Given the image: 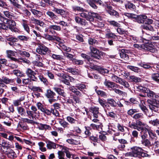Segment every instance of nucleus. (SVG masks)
Wrapping results in <instances>:
<instances>
[{
	"mask_svg": "<svg viewBox=\"0 0 159 159\" xmlns=\"http://www.w3.org/2000/svg\"><path fill=\"white\" fill-rule=\"evenodd\" d=\"M60 49L67 52H70L71 48L69 47H67L63 43H61L60 45Z\"/></svg>",
	"mask_w": 159,
	"mask_h": 159,
	"instance_id": "40",
	"label": "nucleus"
},
{
	"mask_svg": "<svg viewBox=\"0 0 159 159\" xmlns=\"http://www.w3.org/2000/svg\"><path fill=\"white\" fill-rule=\"evenodd\" d=\"M72 8L73 11L74 12H87V11L84 9L82 7H80L74 6L72 7Z\"/></svg>",
	"mask_w": 159,
	"mask_h": 159,
	"instance_id": "30",
	"label": "nucleus"
},
{
	"mask_svg": "<svg viewBox=\"0 0 159 159\" xmlns=\"http://www.w3.org/2000/svg\"><path fill=\"white\" fill-rule=\"evenodd\" d=\"M30 11L36 17L39 18L43 16V12L34 9H31Z\"/></svg>",
	"mask_w": 159,
	"mask_h": 159,
	"instance_id": "24",
	"label": "nucleus"
},
{
	"mask_svg": "<svg viewBox=\"0 0 159 159\" xmlns=\"http://www.w3.org/2000/svg\"><path fill=\"white\" fill-rule=\"evenodd\" d=\"M75 88L77 89L80 90L81 91H83V89H86V86L85 85L81 84H76L75 86Z\"/></svg>",
	"mask_w": 159,
	"mask_h": 159,
	"instance_id": "38",
	"label": "nucleus"
},
{
	"mask_svg": "<svg viewBox=\"0 0 159 159\" xmlns=\"http://www.w3.org/2000/svg\"><path fill=\"white\" fill-rule=\"evenodd\" d=\"M110 77L113 81L118 83L121 79V78L118 77L114 74H111Z\"/></svg>",
	"mask_w": 159,
	"mask_h": 159,
	"instance_id": "47",
	"label": "nucleus"
},
{
	"mask_svg": "<svg viewBox=\"0 0 159 159\" xmlns=\"http://www.w3.org/2000/svg\"><path fill=\"white\" fill-rule=\"evenodd\" d=\"M58 122L64 128H68L69 127V123L63 119H59Z\"/></svg>",
	"mask_w": 159,
	"mask_h": 159,
	"instance_id": "28",
	"label": "nucleus"
},
{
	"mask_svg": "<svg viewBox=\"0 0 159 159\" xmlns=\"http://www.w3.org/2000/svg\"><path fill=\"white\" fill-rule=\"evenodd\" d=\"M50 55L53 59L60 60L63 59V56L61 55H58L55 54H52L50 53Z\"/></svg>",
	"mask_w": 159,
	"mask_h": 159,
	"instance_id": "39",
	"label": "nucleus"
},
{
	"mask_svg": "<svg viewBox=\"0 0 159 159\" xmlns=\"http://www.w3.org/2000/svg\"><path fill=\"white\" fill-rule=\"evenodd\" d=\"M119 83L123 85L126 88H128L129 87V85L128 82L125 81L121 78L119 81Z\"/></svg>",
	"mask_w": 159,
	"mask_h": 159,
	"instance_id": "52",
	"label": "nucleus"
},
{
	"mask_svg": "<svg viewBox=\"0 0 159 159\" xmlns=\"http://www.w3.org/2000/svg\"><path fill=\"white\" fill-rule=\"evenodd\" d=\"M123 15L129 19H135L136 16V15L135 14L127 12L124 13Z\"/></svg>",
	"mask_w": 159,
	"mask_h": 159,
	"instance_id": "48",
	"label": "nucleus"
},
{
	"mask_svg": "<svg viewBox=\"0 0 159 159\" xmlns=\"http://www.w3.org/2000/svg\"><path fill=\"white\" fill-rule=\"evenodd\" d=\"M104 84L107 88L111 89L110 90H113V89H114L115 88H118V87L119 86V85L115 83L110 81L109 80H107V79L105 80L104 82Z\"/></svg>",
	"mask_w": 159,
	"mask_h": 159,
	"instance_id": "10",
	"label": "nucleus"
},
{
	"mask_svg": "<svg viewBox=\"0 0 159 159\" xmlns=\"http://www.w3.org/2000/svg\"><path fill=\"white\" fill-rule=\"evenodd\" d=\"M48 29L49 32L52 34H53V33H55V32L53 31L54 30L60 31L61 30L60 26L56 25H52L49 26Z\"/></svg>",
	"mask_w": 159,
	"mask_h": 159,
	"instance_id": "18",
	"label": "nucleus"
},
{
	"mask_svg": "<svg viewBox=\"0 0 159 159\" xmlns=\"http://www.w3.org/2000/svg\"><path fill=\"white\" fill-rule=\"evenodd\" d=\"M141 28L143 29L146 30H149L150 31H153V28L150 25L145 24L141 26Z\"/></svg>",
	"mask_w": 159,
	"mask_h": 159,
	"instance_id": "34",
	"label": "nucleus"
},
{
	"mask_svg": "<svg viewBox=\"0 0 159 159\" xmlns=\"http://www.w3.org/2000/svg\"><path fill=\"white\" fill-rule=\"evenodd\" d=\"M18 37L20 40L24 41H28L30 39L29 36L24 35H20L18 36Z\"/></svg>",
	"mask_w": 159,
	"mask_h": 159,
	"instance_id": "54",
	"label": "nucleus"
},
{
	"mask_svg": "<svg viewBox=\"0 0 159 159\" xmlns=\"http://www.w3.org/2000/svg\"><path fill=\"white\" fill-rule=\"evenodd\" d=\"M31 109L32 111L30 110H27L26 113L27 114V118H21V120L24 122L29 124H32L34 123V120L36 119L35 116H34V114H36L37 111V107L32 106L31 107Z\"/></svg>",
	"mask_w": 159,
	"mask_h": 159,
	"instance_id": "2",
	"label": "nucleus"
},
{
	"mask_svg": "<svg viewBox=\"0 0 159 159\" xmlns=\"http://www.w3.org/2000/svg\"><path fill=\"white\" fill-rule=\"evenodd\" d=\"M29 88L32 91H36L39 92H43L42 89L39 87H36L35 86H30Z\"/></svg>",
	"mask_w": 159,
	"mask_h": 159,
	"instance_id": "41",
	"label": "nucleus"
},
{
	"mask_svg": "<svg viewBox=\"0 0 159 159\" xmlns=\"http://www.w3.org/2000/svg\"><path fill=\"white\" fill-rule=\"evenodd\" d=\"M3 83H4L6 84L12 83L14 81V79H10L7 78H4L2 79Z\"/></svg>",
	"mask_w": 159,
	"mask_h": 159,
	"instance_id": "55",
	"label": "nucleus"
},
{
	"mask_svg": "<svg viewBox=\"0 0 159 159\" xmlns=\"http://www.w3.org/2000/svg\"><path fill=\"white\" fill-rule=\"evenodd\" d=\"M79 137L78 136H75L74 139H67L66 141L69 143L73 145H78L80 143L79 140Z\"/></svg>",
	"mask_w": 159,
	"mask_h": 159,
	"instance_id": "15",
	"label": "nucleus"
},
{
	"mask_svg": "<svg viewBox=\"0 0 159 159\" xmlns=\"http://www.w3.org/2000/svg\"><path fill=\"white\" fill-rule=\"evenodd\" d=\"M88 43L89 44L93 45L96 44H98V42L94 38H89L88 39Z\"/></svg>",
	"mask_w": 159,
	"mask_h": 159,
	"instance_id": "56",
	"label": "nucleus"
},
{
	"mask_svg": "<svg viewBox=\"0 0 159 159\" xmlns=\"http://www.w3.org/2000/svg\"><path fill=\"white\" fill-rule=\"evenodd\" d=\"M130 149L133 151V157L138 158L141 152H142V151H144L142 148L137 146L132 147Z\"/></svg>",
	"mask_w": 159,
	"mask_h": 159,
	"instance_id": "9",
	"label": "nucleus"
},
{
	"mask_svg": "<svg viewBox=\"0 0 159 159\" xmlns=\"http://www.w3.org/2000/svg\"><path fill=\"white\" fill-rule=\"evenodd\" d=\"M6 19L4 20V21H2L1 22L7 24L8 29L11 31L15 32H17L18 29L15 27L16 25V22L12 20H9L6 18Z\"/></svg>",
	"mask_w": 159,
	"mask_h": 159,
	"instance_id": "6",
	"label": "nucleus"
},
{
	"mask_svg": "<svg viewBox=\"0 0 159 159\" xmlns=\"http://www.w3.org/2000/svg\"><path fill=\"white\" fill-rule=\"evenodd\" d=\"M146 124L143 123L142 121L138 120L136 121V123L130 122L129 124V126L130 128L134 129H136L138 131H141L142 132H147V128L146 127Z\"/></svg>",
	"mask_w": 159,
	"mask_h": 159,
	"instance_id": "4",
	"label": "nucleus"
},
{
	"mask_svg": "<svg viewBox=\"0 0 159 159\" xmlns=\"http://www.w3.org/2000/svg\"><path fill=\"white\" fill-rule=\"evenodd\" d=\"M68 78L69 76L66 75V77H65L61 79H60V81L65 84L69 85L70 84L68 80Z\"/></svg>",
	"mask_w": 159,
	"mask_h": 159,
	"instance_id": "44",
	"label": "nucleus"
},
{
	"mask_svg": "<svg viewBox=\"0 0 159 159\" xmlns=\"http://www.w3.org/2000/svg\"><path fill=\"white\" fill-rule=\"evenodd\" d=\"M152 78L156 81L159 82V79L158 78L159 77V74L157 73H153L152 74Z\"/></svg>",
	"mask_w": 159,
	"mask_h": 159,
	"instance_id": "63",
	"label": "nucleus"
},
{
	"mask_svg": "<svg viewBox=\"0 0 159 159\" xmlns=\"http://www.w3.org/2000/svg\"><path fill=\"white\" fill-rule=\"evenodd\" d=\"M133 46L135 48L143 51H149L152 53L156 52H157V48L152 44H146L142 45L134 44Z\"/></svg>",
	"mask_w": 159,
	"mask_h": 159,
	"instance_id": "3",
	"label": "nucleus"
},
{
	"mask_svg": "<svg viewBox=\"0 0 159 159\" xmlns=\"http://www.w3.org/2000/svg\"><path fill=\"white\" fill-rule=\"evenodd\" d=\"M117 127L118 130L122 132H125L126 129H128V128L127 127L121 125L120 124H117Z\"/></svg>",
	"mask_w": 159,
	"mask_h": 159,
	"instance_id": "51",
	"label": "nucleus"
},
{
	"mask_svg": "<svg viewBox=\"0 0 159 159\" xmlns=\"http://www.w3.org/2000/svg\"><path fill=\"white\" fill-rule=\"evenodd\" d=\"M99 108L97 107H94L90 108V111L92 113L93 117L97 118L98 117V115L99 114Z\"/></svg>",
	"mask_w": 159,
	"mask_h": 159,
	"instance_id": "14",
	"label": "nucleus"
},
{
	"mask_svg": "<svg viewBox=\"0 0 159 159\" xmlns=\"http://www.w3.org/2000/svg\"><path fill=\"white\" fill-rule=\"evenodd\" d=\"M145 93L147 94V95L148 97L151 98H153V97L156 96L155 93L153 92L148 89H147Z\"/></svg>",
	"mask_w": 159,
	"mask_h": 159,
	"instance_id": "36",
	"label": "nucleus"
},
{
	"mask_svg": "<svg viewBox=\"0 0 159 159\" xmlns=\"http://www.w3.org/2000/svg\"><path fill=\"white\" fill-rule=\"evenodd\" d=\"M44 36L46 39L50 41L56 40L59 41L61 40V39L59 37H57L55 36H51L48 34H44Z\"/></svg>",
	"mask_w": 159,
	"mask_h": 159,
	"instance_id": "19",
	"label": "nucleus"
},
{
	"mask_svg": "<svg viewBox=\"0 0 159 159\" xmlns=\"http://www.w3.org/2000/svg\"><path fill=\"white\" fill-rule=\"evenodd\" d=\"M53 11L57 14L60 15L63 17L66 16L68 14L66 10L56 8H54Z\"/></svg>",
	"mask_w": 159,
	"mask_h": 159,
	"instance_id": "17",
	"label": "nucleus"
},
{
	"mask_svg": "<svg viewBox=\"0 0 159 159\" xmlns=\"http://www.w3.org/2000/svg\"><path fill=\"white\" fill-rule=\"evenodd\" d=\"M18 113L22 117L25 116H26V111L24 108L22 107H17L16 108Z\"/></svg>",
	"mask_w": 159,
	"mask_h": 159,
	"instance_id": "25",
	"label": "nucleus"
},
{
	"mask_svg": "<svg viewBox=\"0 0 159 159\" xmlns=\"http://www.w3.org/2000/svg\"><path fill=\"white\" fill-rule=\"evenodd\" d=\"M67 120L70 124H73L75 123L78 121L74 118L70 116H67L66 117Z\"/></svg>",
	"mask_w": 159,
	"mask_h": 159,
	"instance_id": "50",
	"label": "nucleus"
},
{
	"mask_svg": "<svg viewBox=\"0 0 159 159\" xmlns=\"http://www.w3.org/2000/svg\"><path fill=\"white\" fill-rule=\"evenodd\" d=\"M59 159H67L65 158V155L64 153L61 151H59L57 153Z\"/></svg>",
	"mask_w": 159,
	"mask_h": 159,
	"instance_id": "61",
	"label": "nucleus"
},
{
	"mask_svg": "<svg viewBox=\"0 0 159 159\" xmlns=\"http://www.w3.org/2000/svg\"><path fill=\"white\" fill-rule=\"evenodd\" d=\"M45 96L48 98H56V94L54 92L50 89L47 90L45 94Z\"/></svg>",
	"mask_w": 159,
	"mask_h": 159,
	"instance_id": "22",
	"label": "nucleus"
},
{
	"mask_svg": "<svg viewBox=\"0 0 159 159\" xmlns=\"http://www.w3.org/2000/svg\"><path fill=\"white\" fill-rule=\"evenodd\" d=\"M13 74L17 76L22 77L23 76V73L19 70H14L13 71Z\"/></svg>",
	"mask_w": 159,
	"mask_h": 159,
	"instance_id": "57",
	"label": "nucleus"
},
{
	"mask_svg": "<svg viewBox=\"0 0 159 159\" xmlns=\"http://www.w3.org/2000/svg\"><path fill=\"white\" fill-rule=\"evenodd\" d=\"M75 20L76 23L82 26H86L87 24V22L85 20L80 18L78 16L75 17Z\"/></svg>",
	"mask_w": 159,
	"mask_h": 159,
	"instance_id": "16",
	"label": "nucleus"
},
{
	"mask_svg": "<svg viewBox=\"0 0 159 159\" xmlns=\"http://www.w3.org/2000/svg\"><path fill=\"white\" fill-rule=\"evenodd\" d=\"M28 23V21L25 19H22L21 21V24L24 30L26 31L29 34L30 29Z\"/></svg>",
	"mask_w": 159,
	"mask_h": 159,
	"instance_id": "20",
	"label": "nucleus"
},
{
	"mask_svg": "<svg viewBox=\"0 0 159 159\" xmlns=\"http://www.w3.org/2000/svg\"><path fill=\"white\" fill-rule=\"evenodd\" d=\"M5 154L8 158L11 159L16 158L17 157L16 154L14 151L13 149L9 148H7V150L5 152Z\"/></svg>",
	"mask_w": 159,
	"mask_h": 159,
	"instance_id": "12",
	"label": "nucleus"
},
{
	"mask_svg": "<svg viewBox=\"0 0 159 159\" xmlns=\"http://www.w3.org/2000/svg\"><path fill=\"white\" fill-rule=\"evenodd\" d=\"M147 17L145 15H141L136 16L135 20L139 23H143L146 20Z\"/></svg>",
	"mask_w": 159,
	"mask_h": 159,
	"instance_id": "13",
	"label": "nucleus"
},
{
	"mask_svg": "<svg viewBox=\"0 0 159 159\" xmlns=\"http://www.w3.org/2000/svg\"><path fill=\"white\" fill-rule=\"evenodd\" d=\"M141 143L142 145L146 147H149L151 146V142L148 139L144 140H142Z\"/></svg>",
	"mask_w": 159,
	"mask_h": 159,
	"instance_id": "35",
	"label": "nucleus"
},
{
	"mask_svg": "<svg viewBox=\"0 0 159 159\" xmlns=\"http://www.w3.org/2000/svg\"><path fill=\"white\" fill-rule=\"evenodd\" d=\"M130 79L131 80V81L134 82H139L141 80L140 78H138L134 76H129Z\"/></svg>",
	"mask_w": 159,
	"mask_h": 159,
	"instance_id": "58",
	"label": "nucleus"
},
{
	"mask_svg": "<svg viewBox=\"0 0 159 159\" xmlns=\"http://www.w3.org/2000/svg\"><path fill=\"white\" fill-rule=\"evenodd\" d=\"M73 100L75 102V105L77 106V104H80L81 103L80 98L76 96H73Z\"/></svg>",
	"mask_w": 159,
	"mask_h": 159,
	"instance_id": "53",
	"label": "nucleus"
},
{
	"mask_svg": "<svg viewBox=\"0 0 159 159\" xmlns=\"http://www.w3.org/2000/svg\"><path fill=\"white\" fill-rule=\"evenodd\" d=\"M53 89L59 95H61L63 97H65L66 96V93H65L64 90L57 87H54L53 88Z\"/></svg>",
	"mask_w": 159,
	"mask_h": 159,
	"instance_id": "29",
	"label": "nucleus"
},
{
	"mask_svg": "<svg viewBox=\"0 0 159 159\" xmlns=\"http://www.w3.org/2000/svg\"><path fill=\"white\" fill-rule=\"evenodd\" d=\"M147 131L148 132L150 138L152 140L154 139L155 138L157 137L156 134L150 129L147 128Z\"/></svg>",
	"mask_w": 159,
	"mask_h": 159,
	"instance_id": "32",
	"label": "nucleus"
},
{
	"mask_svg": "<svg viewBox=\"0 0 159 159\" xmlns=\"http://www.w3.org/2000/svg\"><path fill=\"white\" fill-rule=\"evenodd\" d=\"M105 53L99 51V50L94 52L92 54L93 57L95 58L100 59H101V56H103Z\"/></svg>",
	"mask_w": 159,
	"mask_h": 159,
	"instance_id": "23",
	"label": "nucleus"
},
{
	"mask_svg": "<svg viewBox=\"0 0 159 159\" xmlns=\"http://www.w3.org/2000/svg\"><path fill=\"white\" fill-rule=\"evenodd\" d=\"M116 88H115L113 90V91L116 93H118L122 96H126L127 95V93L125 92L122 91L119 89H117Z\"/></svg>",
	"mask_w": 159,
	"mask_h": 159,
	"instance_id": "46",
	"label": "nucleus"
},
{
	"mask_svg": "<svg viewBox=\"0 0 159 159\" xmlns=\"http://www.w3.org/2000/svg\"><path fill=\"white\" fill-rule=\"evenodd\" d=\"M87 3L93 8L97 9L98 7L95 3H97L100 6H103V3L101 0H87Z\"/></svg>",
	"mask_w": 159,
	"mask_h": 159,
	"instance_id": "7",
	"label": "nucleus"
},
{
	"mask_svg": "<svg viewBox=\"0 0 159 159\" xmlns=\"http://www.w3.org/2000/svg\"><path fill=\"white\" fill-rule=\"evenodd\" d=\"M64 55L65 57L70 59V60L72 62L75 59L74 58V56L71 54L68 53H65L64 54Z\"/></svg>",
	"mask_w": 159,
	"mask_h": 159,
	"instance_id": "59",
	"label": "nucleus"
},
{
	"mask_svg": "<svg viewBox=\"0 0 159 159\" xmlns=\"http://www.w3.org/2000/svg\"><path fill=\"white\" fill-rule=\"evenodd\" d=\"M38 128L39 129L41 130L48 129L50 130L51 128L50 126L45 124H43L42 123H38Z\"/></svg>",
	"mask_w": 159,
	"mask_h": 159,
	"instance_id": "26",
	"label": "nucleus"
},
{
	"mask_svg": "<svg viewBox=\"0 0 159 159\" xmlns=\"http://www.w3.org/2000/svg\"><path fill=\"white\" fill-rule=\"evenodd\" d=\"M108 22L110 25H113L114 26L116 27H120V24L114 20H109L108 21Z\"/></svg>",
	"mask_w": 159,
	"mask_h": 159,
	"instance_id": "60",
	"label": "nucleus"
},
{
	"mask_svg": "<svg viewBox=\"0 0 159 159\" xmlns=\"http://www.w3.org/2000/svg\"><path fill=\"white\" fill-rule=\"evenodd\" d=\"M46 15L52 20L57 19V16L53 12L48 11L46 12Z\"/></svg>",
	"mask_w": 159,
	"mask_h": 159,
	"instance_id": "31",
	"label": "nucleus"
},
{
	"mask_svg": "<svg viewBox=\"0 0 159 159\" xmlns=\"http://www.w3.org/2000/svg\"><path fill=\"white\" fill-rule=\"evenodd\" d=\"M151 146L154 148H156L159 147V142L156 139L154 143H151Z\"/></svg>",
	"mask_w": 159,
	"mask_h": 159,
	"instance_id": "64",
	"label": "nucleus"
},
{
	"mask_svg": "<svg viewBox=\"0 0 159 159\" xmlns=\"http://www.w3.org/2000/svg\"><path fill=\"white\" fill-rule=\"evenodd\" d=\"M47 147L49 149H55L56 148L57 145L55 143L51 141H48L46 142Z\"/></svg>",
	"mask_w": 159,
	"mask_h": 159,
	"instance_id": "33",
	"label": "nucleus"
},
{
	"mask_svg": "<svg viewBox=\"0 0 159 159\" xmlns=\"http://www.w3.org/2000/svg\"><path fill=\"white\" fill-rule=\"evenodd\" d=\"M149 123L154 126H157L158 125H159V120L156 119L153 120H151L149 121Z\"/></svg>",
	"mask_w": 159,
	"mask_h": 159,
	"instance_id": "62",
	"label": "nucleus"
},
{
	"mask_svg": "<svg viewBox=\"0 0 159 159\" xmlns=\"http://www.w3.org/2000/svg\"><path fill=\"white\" fill-rule=\"evenodd\" d=\"M18 53L23 56H25L27 57H30V54L28 52L25 51H23L21 50H19L18 51Z\"/></svg>",
	"mask_w": 159,
	"mask_h": 159,
	"instance_id": "49",
	"label": "nucleus"
},
{
	"mask_svg": "<svg viewBox=\"0 0 159 159\" xmlns=\"http://www.w3.org/2000/svg\"><path fill=\"white\" fill-rule=\"evenodd\" d=\"M124 52H126L124 49H122L121 52L120 53V56L121 58L126 60L129 58L128 56V55L125 53Z\"/></svg>",
	"mask_w": 159,
	"mask_h": 159,
	"instance_id": "45",
	"label": "nucleus"
},
{
	"mask_svg": "<svg viewBox=\"0 0 159 159\" xmlns=\"http://www.w3.org/2000/svg\"><path fill=\"white\" fill-rule=\"evenodd\" d=\"M38 46L36 48V52L41 55H46L47 52L50 53L51 51L44 44L40 43L37 44Z\"/></svg>",
	"mask_w": 159,
	"mask_h": 159,
	"instance_id": "5",
	"label": "nucleus"
},
{
	"mask_svg": "<svg viewBox=\"0 0 159 159\" xmlns=\"http://www.w3.org/2000/svg\"><path fill=\"white\" fill-rule=\"evenodd\" d=\"M144 151H142V152H141L139 157V158L140 159H141L142 158H145V157H151V155H149L147 153L148 152H144Z\"/></svg>",
	"mask_w": 159,
	"mask_h": 159,
	"instance_id": "42",
	"label": "nucleus"
},
{
	"mask_svg": "<svg viewBox=\"0 0 159 159\" xmlns=\"http://www.w3.org/2000/svg\"><path fill=\"white\" fill-rule=\"evenodd\" d=\"M125 6L126 9H128L131 11H135L136 9L135 5L129 1H127L125 4Z\"/></svg>",
	"mask_w": 159,
	"mask_h": 159,
	"instance_id": "21",
	"label": "nucleus"
},
{
	"mask_svg": "<svg viewBox=\"0 0 159 159\" xmlns=\"http://www.w3.org/2000/svg\"><path fill=\"white\" fill-rule=\"evenodd\" d=\"M147 102L150 109L152 111L151 112H149L146 107L143 104L139 105V107L145 115L150 117L153 116V111L157 112L159 111V102L156 100H152L148 99Z\"/></svg>",
	"mask_w": 159,
	"mask_h": 159,
	"instance_id": "1",
	"label": "nucleus"
},
{
	"mask_svg": "<svg viewBox=\"0 0 159 159\" xmlns=\"http://www.w3.org/2000/svg\"><path fill=\"white\" fill-rule=\"evenodd\" d=\"M97 88L98 87L97 86L95 87V91L98 95L103 97L107 96V94L105 92L102 91L98 90Z\"/></svg>",
	"mask_w": 159,
	"mask_h": 159,
	"instance_id": "37",
	"label": "nucleus"
},
{
	"mask_svg": "<svg viewBox=\"0 0 159 159\" xmlns=\"http://www.w3.org/2000/svg\"><path fill=\"white\" fill-rule=\"evenodd\" d=\"M25 73L27 75L32 81H38L37 78L35 76L36 73L30 68H28L26 70Z\"/></svg>",
	"mask_w": 159,
	"mask_h": 159,
	"instance_id": "8",
	"label": "nucleus"
},
{
	"mask_svg": "<svg viewBox=\"0 0 159 159\" xmlns=\"http://www.w3.org/2000/svg\"><path fill=\"white\" fill-rule=\"evenodd\" d=\"M42 112L48 116H51L52 114L56 116H59V115L58 111L55 109H51L49 110L44 108Z\"/></svg>",
	"mask_w": 159,
	"mask_h": 159,
	"instance_id": "11",
	"label": "nucleus"
},
{
	"mask_svg": "<svg viewBox=\"0 0 159 159\" xmlns=\"http://www.w3.org/2000/svg\"><path fill=\"white\" fill-rule=\"evenodd\" d=\"M0 145L4 148H9L11 146V143L7 142L5 140H2L0 141Z\"/></svg>",
	"mask_w": 159,
	"mask_h": 159,
	"instance_id": "27",
	"label": "nucleus"
},
{
	"mask_svg": "<svg viewBox=\"0 0 159 159\" xmlns=\"http://www.w3.org/2000/svg\"><path fill=\"white\" fill-rule=\"evenodd\" d=\"M107 102L111 107H114L116 106L117 103L113 99L109 98L107 99Z\"/></svg>",
	"mask_w": 159,
	"mask_h": 159,
	"instance_id": "43",
	"label": "nucleus"
}]
</instances>
